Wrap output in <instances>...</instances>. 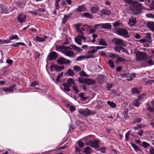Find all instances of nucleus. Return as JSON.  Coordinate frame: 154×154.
Masks as SVG:
<instances>
[{"instance_id":"obj_14","label":"nucleus","mask_w":154,"mask_h":154,"mask_svg":"<svg viewBox=\"0 0 154 154\" xmlns=\"http://www.w3.org/2000/svg\"><path fill=\"white\" fill-rule=\"evenodd\" d=\"M106 76L102 75H100L98 78V81L100 84H103L105 82Z\"/></svg>"},{"instance_id":"obj_23","label":"nucleus","mask_w":154,"mask_h":154,"mask_svg":"<svg viewBox=\"0 0 154 154\" xmlns=\"http://www.w3.org/2000/svg\"><path fill=\"white\" fill-rule=\"evenodd\" d=\"M63 85L64 87L63 89L65 91L68 92L70 91V87L71 86V85H69L67 83H65L63 84Z\"/></svg>"},{"instance_id":"obj_28","label":"nucleus","mask_w":154,"mask_h":154,"mask_svg":"<svg viewBox=\"0 0 154 154\" xmlns=\"http://www.w3.org/2000/svg\"><path fill=\"white\" fill-rule=\"evenodd\" d=\"M79 96L82 101H85L87 99L86 94L84 93H80L79 94Z\"/></svg>"},{"instance_id":"obj_37","label":"nucleus","mask_w":154,"mask_h":154,"mask_svg":"<svg viewBox=\"0 0 154 154\" xmlns=\"http://www.w3.org/2000/svg\"><path fill=\"white\" fill-rule=\"evenodd\" d=\"M67 74L69 76H73L74 75L73 71L72 70L69 69H68L67 72Z\"/></svg>"},{"instance_id":"obj_58","label":"nucleus","mask_w":154,"mask_h":154,"mask_svg":"<svg viewBox=\"0 0 154 154\" xmlns=\"http://www.w3.org/2000/svg\"><path fill=\"white\" fill-rule=\"evenodd\" d=\"M73 69L76 71H79L81 70V68L77 66H75L73 67Z\"/></svg>"},{"instance_id":"obj_22","label":"nucleus","mask_w":154,"mask_h":154,"mask_svg":"<svg viewBox=\"0 0 154 154\" xmlns=\"http://www.w3.org/2000/svg\"><path fill=\"white\" fill-rule=\"evenodd\" d=\"M86 9V8L83 5L79 6L76 9V11L77 13L84 11Z\"/></svg>"},{"instance_id":"obj_47","label":"nucleus","mask_w":154,"mask_h":154,"mask_svg":"<svg viewBox=\"0 0 154 154\" xmlns=\"http://www.w3.org/2000/svg\"><path fill=\"white\" fill-rule=\"evenodd\" d=\"M91 48H93V49L91 50L88 51V53L92 54L94 53L97 51L96 49H95V47H91Z\"/></svg>"},{"instance_id":"obj_32","label":"nucleus","mask_w":154,"mask_h":154,"mask_svg":"<svg viewBox=\"0 0 154 154\" xmlns=\"http://www.w3.org/2000/svg\"><path fill=\"white\" fill-rule=\"evenodd\" d=\"M91 149L90 147H86L85 148L83 151L85 154H91Z\"/></svg>"},{"instance_id":"obj_56","label":"nucleus","mask_w":154,"mask_h":154,"mask_svg":"<svg viewBox=\"0 0 154 154\" xmlns=\"http://www.w3.org/2000/svg\"><path fill=\"white\" fill-rule=\"evenodd\" d=\"M94 57V56L93 54H91L89 53H88L86 55L85 57L87 58L88 59V58L93 57Z\"/></svg>"},{"instance_id":"obj_41","label":"nucleus","mask_w":154,"mask_h":154,"mask_svg":"<svg viewBox=\"0 0 154 154\" xmlns=\"http://www.w3.org/2000/svg\"><path fill=\"white\" fill-rule=\"evenodd\" d=\"M145 61H146V63L149 65H152L154 64L153 61L151 59H148V57L147 60Z\"/></svg>"},{"instance_id":"obj_2","label":"nucleus","mask_w":154,"mask_h":154,"mask_svg":"<svg viewBox=\"0 0 154 154\" xmlns=\"http://www.w3.org/2000/svg\"><path fill=\"white\" fill-rule=\"evenodd\" d=\"M72 49V48L69 46L66 47L63 45L56 47L57 51H61L63 54L69 57H72L75 54L71 50Z\"/></svg>"},{"instance_id":"obj_40","label":"nucleus","mask_w":154,"mask_h":154,"mask_svg":"<svg viewBox=\"0 0 154 154\" xmlns=\"http://www.w3.org/2000/svg\"><path fill=\"white\" fill-rule=\"evenodd\" d=\"M113 83H106V88L108 90H110L112 87L113 86Z\"/></svg>"},{"instance_id":"obj_35","label":"nucleus","mask_w":154,"mask_h":154,"mask_svg":"<svg viewBox=\"0 0 154 154\" xmlns=\"http://www.w3.org/2000/svg\"><path fill=\"white\" fill-rule=\"evenodd\" d=\"M83 15L84 16H85L86 17L89 18H92L93 17L92 14L88 13H84L83 14Z\"/></svg>"},{"instance_id":"obj_33","label":"nucleus","mask_w":154,"mask_h":154,"mask_svg":"<svg viewBox=\"0 0 154 154\" xmlns=\"http://www.w3.org/2000/svg\"><path fill=\"white\" fill-rule=\"evenodd\" d=\"M103 23H100L98 24H96L94 26V28H96V29H103Z\"/></svg>"},{"instance_id":"obj_21","label":"nucleus","mask_w":154,"mask_h":154,"mask_svg":"<svg viewBox=\"0 0 154 154\" xmlns=\"http://www.w3.org/2000/svg\"><path fill=\"white\" fill-rule=\"evenodd\" d=\"M137 74L135 73H131L128 75L127 80L128 81H131L133 78L136 77Z\"/></svg>"},{"instance_id":"obj_19","label":"nucleus","mask_w":154,"mask_h":154,"mask_svg":"<svg viewBox=\"0 0 154 154\" xmlns=\"http://www.w3.org/2000/svg\"><path fill=\"white\" fill-rule=\"evenodd\" d=\"M147 26L151 30L154 31V22L150 21L147 23Z\"/></svg>"},{"instance_id":"obj_53","label":"nucleus","mask_w":154,"mask_h":154,"mask_svg":"<svg viewBox=\"0 0 154 154\" xmlns=\"http://www.w3.org/2000/svg\"><path fill=\"white\" fill-rule=\"evenodd\" d=\"M81 37L82 38V39L85 42H91L90 41V40H87V39L88 38H87L85 36H84L83 35H81Z\"/></svg>"},{"instance_id":"obj_16","label":"nucleus","mask_w":154,"mask_h":154,"mask_svg":"<svg viewBox=\"0 0 154 154\" xmlns=\"http://www.w3.org/2000/svg\"><path fill=\"white\" fill-rule=\"evenodd\" d=\"M82 38L81 37V35H78L75 38V42L79 45H82L81 42Z\"/></svg>"},{"instance_id":"obj_25","label":"nucleus","mask_w":154,"mask_h":154,"mask_svg":"<svg viewBox=\"0 0 154 154\" xmlns=\"http://www.w3.org/2000/svg\"><path fill=\"white\" fill-rule=\"evenodd\" d=\"M103 29H111L112 26L110 23H103Z\"/></svg>"},{"instance_id":"obj_51","label":"nucleus","mask_w":154,"mask_h":154,"mask_svg":"<svg viewBox=\"0 0 154 154\" xmlns=\"http://www.w3.org/2000/svg\"><path fill=\"white\" fill-rule=\"evenodd\" d=\"M131 146L136 151L140 150V149L136 144H131Z\"/></svg>"},{"instance_id":"obj_11","label":"nucleus","mask_w":154,"mask_h":154,"mask_svg":"<svg viewBox=\"0 0 154 154\" xmlns=\"http://www.w3.org/2000/svg\"><path fill=\"white\" fill-rule=\"evenodd\" d=\"M80 24L78 23L76 24V28L79 34L78 35H83L84 33L83 31H84L85 30L82 28H80Z\"/></svg>"},{"instance_id":"obj_50","label":"nucleus","mask_w":154,"mask_h":154,"mask_svg":"<svg viewBox=\"0 0 154 154\" xmlns=\"http://www.w3.org/2000/svg\"><path fill=\"white\" fill-rule=\"evenodd\" d=\"M131 132V131L129 130L125 134V140L128 141V140L129 136L130 135Z\"/></svg>"},{"instance_id":"obj_39","label":"nucleus","mask_w":154,"mask_h":154,"mask_svg":"<svg viewBox=\"0 0 154 154\" xmlns=\"http://www.w3.org/2000/svg\"><path fill=\"white\" fill-rule=\"evenodd\" d=\"M141 145L144 148H147L148 147L149 148L151 147L150 146V145L148 143L145 142H143L141 144Z\"/></svg>"},{"instance_id":"obj_43","label":"nucleus","mask_w":154,"mask_h":154,"mask_svg":"<svg viewBox=\"0 0 154 154\" xmlns=\"http://www.w3.org/2000/svg\"><path fill=\"white\" fill-rule=\"evenodd\" d=\"M79 75L81 77H88L89 75H88L86 74L85 72L84 71H82L79 72Z\"/></svg>"},{"instance_id":"obj_13","label":"nucleus","mask_w":154,"mask_h":154,"mask_svg":"<svg viewBox=\"0 0 154 154\" xmlns=\"http://www.w3.org/2000/svg\"><path fill=\"white\" fill-rule=\"evenodd\" d=\"M57 53L55 52H53L49 53V54L48 58L50 60H54L56 59L57 58Z\"/></svg>"},{"instance_id":"obj_15","label":"nucleus","mask_w":154,"mask_h":154,"mask_svg":"<svg viewBox=\"0 0 154 154\" xmlns=\"http://www.w3.org/2000/svg\"><path fill=\"white\" fill-rule=\"evenodd\" d=\"M99 10V7L97 5H95L92 7L91 9V12L92 14L96 13Z\"/></svg>"},{"instance_id":"obj_31","label":"nucleus","mask_w":154,"mask_h":154,"mask_svg":"<svg viewBox=\"0 0 154 154\" xmlns=\"http://www.w3.org/2000/svg\"><path fill=\"white\" fill-rule=\"evenodd\" d=\"M70 46L72 47L73 49L77 52H79L82 51V50L79 47H77L73 44H70Z\"/></svg>"},{"instance_id":"obj_29","label":"nucleus","mask_w":154,"mask_h":154,"mask_svg":"<svg viewBox=\"0 0 154 154\" xmlns=\"http://www.w3.org/2000/svg\"><path fill=\"white\" fill-rule=\"evenodd\" d=\"M95 81L93 79H86V83L90 85H92L94 84Z\"/></svg>"},{"instance_id":"obj_62","label":"nucleus","mask_w":154,"mask_h":154,"mask_svg":"<svg viewBox=\"0 0 154 154\" xmlns=\"http://www.w3.org/2000/svg\"><path fill=\"white\" fill-rule=\"evenodd\" d=\"M85 57L84 56H79V57H77L76 58V61H80V60H81L82 59L84 58Z\"/></svg>"},{"instance_id":"obj_9","label":"nucleus","mask_w":154,"mask_h":154,"mask_svg":"<svg viewBox=\"0 0 154 154\" xmlns=\"http://www.w3.org/2000/svg\"><path fill=\"white\" fill-rule=\"evenodd\" d=\"M90 146L93 148H97L99 146V142L97 140L89 141Z\"/></svg>"},{"instance_id":"obj_7","label":"nucleus","mask_w":154,"mask_h":154,"mask_svg":"<svg viewBox=\"0 0 154 154\" xmlns=\"http://www.w3.org/2000/svg\"><path fill=\"white\" fill-rule=\"evenodd\" d=\"M113 42L116 45L125 46L124 41L119 38H114L113 40Z\"/></svg>"},{"instance_id":"obj_24","label":"nucleus","mask_w":154,"mask_h":154,"mask_svg":"<svg viewBox=\"0 0 154 154\" xmlns=\"http://www.w3.org/2000/svg\"><path fill=\"white\" fill-rule=\"evenodd\" d=\"M54 69L57 72L60 71H61L64 68V66H59L56 65H54Z\"/></svg>"},{"instance_id":"obj_12","label":"nucleus","mask_w":154,"mask_h":154,"mask_svg":"<svg viewBox=\"0 0 154 154\" xmlns=\"http://www.w3.org/2000/svg\"><path fill=\"white\" fill-rule=\"evenodd\" d=\"M136 22V19L134 17H131L129 19V22L128 24L131 26H135Z\"/></svg>"},{"instance_id":"obj_52","label":"nucleus","mask_w":154,"mask_h":154,"mask_svg":"<svg viewBox=\"0 0 154 154\" xmlns=\"http://www.w3.org/2000/svg\"><path fill=\"white\" fill-rule=\"evenodd\" d=\"M122 49V48L120 47H116L114 48L115 51L116 52L120 53V50Z\"/></svg>"},{"instance_id":"obj_55","label":"nucleus","mask_w":154,"mask_h":154,"mask_svg":"<svg viewBox=\"0 0 154 154\" xmlns=\"http://www.w3.org/2000/svg\"><path fill=\"white\" fill-rule=\"evenodd\" d=\"M10 40L11 41V40L13 39H19V38H18V36L17 35H15L12 37L9 38Z\"/></svg>"},{"instance_id":"obj_61","label":"nucleus","mask_w":154,"mask_h":154,"mask_svg":"<svg viewBox=\"0 0 154 154\" xmlns=\"http://www.w3.org/2000/svg\"><path fill=\"white\" fill-rule=\"evenodd\" d=\"M124 60L121 57H118L116 60V62L117 63L123 62Z\"/></svg>"},{"instance_id":"obj_54","label":"nucleus","mask_w":154,"mask_h":154,"mask_svg":"<svg viewBox=\"0 0 154 154\" xmlns=\"http://www.w3.org/2000/svg\"><path fill=\"white\" fill-rule=\"evenodd\" d=\"M63 72L59 74L57 76L56 80L57 82H59L60 80V78L63 76Z\"/></svg>"},{"instance_id":"obj_3","label":"nucleus","mask_w":154,"mask_h":154,"mask_svg":"<svg viewBox=\"0 0 154 154\" xmlns=\"http://www.w3.org/2000/svg\"><path fill=\"white\" fill-rule=\"evenodd\" d=\"M114 30L115 32L119 35L124 38H128L130 36L128 31L125 29L116 28Z\"/></svg>"},{"instance_id":"obj_8","label":"nucleus","mask_w":154,"mask_h":154,"mask_svg":"<svg viewBox=\"0 0 154 154\" xmlns=\"http://www.w3.org/2000/svg\"><path fill=\"white\" fill-rule=\"evenodd\" d=\"M16 86L15 85H13L11 86L8 88H3L2 90L5 92H8V93L13 92L14 90L15 87Z\"/></svg>"},{"instance_id":"obj_10","label":"nucleus","mask_w":154,"mask_h":154,"mask_svg":"<svg viewBox=\"0 0 154 154\" xmlns=\"http://www.w3.org/2000/svg\"><path fill=\"white\" fill-rule=\"evenodd\" d=\"M57 61L58 63L60 64H63L65 63L69 64L70 62V61L69 60L66 61L65 58L63 57L58 59Z\"/></svg>"},{"instance_id":"obj_26","label":"nucleus","mask_w":154,"mask_h":154,"mask_svg":"<svg viewBox=\"0 0 154 154\" xmlns=\"http://www.w3.org/2000/svg\"><path fill=\"white\" fill-rule=\"evenodd\" d=\"M100 13L103 14L104 15H109L110 13V11L107 9H103L100 11Z\"/></svg>"},{"instance_id":"obj_18","label":"nucleus","mask_w":154,"mask_h":154,"mask_svg":"<svg viewBox=\"0 0 154 154\" xmlns=\"http://www.w3.org/2000/svg\"><path fill=\"white\" fill-rule=\"evenodd\" d=\"M145 39L146 40V42L150 43L152 42V36L151 34L149 33L146 34L145 36Z\"/></svg>"},{"instance_id":"obj_44","label":"nucleus","mask_w":154,"mask_h":154,"mask_svg":"<svg viewBox=\"0 0 154 154\" xmlns=\"http://www.w3.org/2000/svg\"><path fill=\"white\" fill-rule=\"evenodd\" d=\"M132 92L134 94H138L140 93V91L138 90L137 88H132Z\"/></svg>"},{"instance_id":"obj_60","label":"nucleus","mask_w":154,"mask_h":154,"mask_svg":"<svg viewBox=\"0 0 154 154\" xmlns=\"http://www.w3.org/2000/svg\"><path fill=\"white\" fill-rule=\"evenodd\" d=\"M149 154H154V149L152 147H150L149 148Z\"/></svg>"},{"instance_id":"obj_30","label":"nucleus","mask_w":154,"mask_h":154,"mask_svg":"<svg viewBox=\"0 0 154 154\" xmlns=\"http://www.w3.org/2000/svg\"><path fill=\"white\" fill-rule=\"evenodd\" d=\"M98 44L99 45H102L104 46H107V44L106 42V41L103 38L101 39L100 40Z\"/></svg>"},{"instance_id":"obj_1","label":"nucleus","mask_w":154,"mask_h":154,"mask_svg":"<svg viewBox=\"0 0 154 154\" xmlns=\"http://www.w3.org/2000/svg\"><path fill=\"white\" fill-rule=\"evenodd\" d=\"M126 3L130 4L132 5L131 9L133 11L134 15H137L140 13V4L137 1H132V0H125Z\"/></svg>"},{"instance_id":"obj_48","label":"nucleus","mask_w":154,"mask_h":154,"mask_svg":"<svg viewBox=\"0 0 154 154\" xmlns=\"http://www.w3.org/2000/svg\"><path fill=\"white\" fill-rule=\"evenodd\" d=\"M108 64L112 68H113L114 67V64L112 60H109L108 61Z\"/></svg>"},{"instance_id":"obj_45","label":"nucleus","mask_w":154,"mask_h":154,"mask_svg":"<svg viewBox=\"0 0 154 154\" xmlns=\"http://www.w3.org/2000/svg\"><path fill=\"white\" fill-rule=\"evenodd\" d=\"M122 25V23L119 22L118 21H116L115 23H113V26L115 27H117L119 26Z\"/></svg>"},{"instance_id":"obj_34","label":"nucleus","mask_w":154,"mask_h":154,"mask_svg":"<svg viewBox=\"0 0 154 154\" xmlns=\"http://www.w3.org/2000/svg\"><path fill=\"white\" fill-rule=\"evenodd\" d=\"M107 103L111 107L113 108H114L116 106V104L112 101H108L107 102Z\"/></svg>"},{"instance_id":"obj_36","label":"nucleus","mask_w":154,"mask_h":154,"mask_svg":"<svg viewBox=\"0 0 154 154\" xmlns=\"http://www.w3.org/2000/svg\"><path fill=\"white\" fill-rule=\"evenodd\" d=\"M142 119L139 118H137L134 120V121L132 122V124H135L136 123H140L141 122Z\"/></svg>"},{"instance_id":"obj_17","label":"nucleus","mask_w":154,"mask_h":154,"mask_svg":"<svg viewBox=\"0 0 154 154\" xmlns=\"http://www.w3.org/2000/svg\"><path fill=\"white\" fill-rule=\"evenodd\" d=\"M47 36H44L43 37H40L37 36L35 38V39L36 42H42L45 40V39L47 38Z\"/></svg>"},{"instance_id":"obj_42","label":"nucleus","mask_w":154,"mask_h":154,"mask_svg":"<svg viewBox=\"0 0 154 154\" xmlns=\"http://www.w3.org/2000/svg\"><path fill=\"white\" fill-rule=\"evenodd\" d=\"M146 106V109L148 110L151 112H153L154 111V109L153 108L151 107L149 103H147Z\"/></svg>"},{"instance_id":"obj_27","label":"nucleus","mask_w":154,"mask_h":154,"mask_svg":"<svg viewBox=\"0 0 154 154\" xmlns=\"http://www.w3.org/2000/svg\"><path fill=\"white\" fill-rule=\"evenodd\" d=\"M140 96H139L138 98L136 99L133 102L134 105L137 107L140 106L139 102L141 100V98H140Z\"/></svg>"},{"instance_id":"obj_20","label":"nucleus","mask_w":154,"mask_h":154,"mask_svg":"<svg viewBox=\"0 0 154 154\" xmlns=\"http://www.w3.org/2000/svg\"><path fill=\"white\" fill-rule=\"evenodd\" d=\"M71 14H66L64 15L62 23L63 24H65L67 21L70 17Z\"/></svg>"},{"instance_id":"obj_46","label":"nucleus","mask_w":154,"mask_h":154,"mask_svg":"<svg viewBox=\"0 0 154 154\" xmlns=\"http://www.w3.org/2000/svg\"><path fill=\"white\" fill-rule=\"evenodd\" d=\"M79 82L82 84L86 83V79H83L81 77H79L78 80Z\"/></svg>"},{"instance_id":"obj_49","label":"nucleus","mask_w":154,"mask_h":154,"mask_svg":"<svg viewBox=\"0 0 154 154\" xmlns=\"http://www.w3.org/2000/svg\"><path fill=\"white\" fill-rule=\"evenodd\" d=\"M19 45H26L23 42H18L16 43L15 44H12V45L13 46H15V47H18Z\"/></svg>"},{"instance_id":"obj_63","label":"nucleus","mask_w":154,"mask_h":154,"mask_svg":"<svg viewBox=\"0 0 154 154\" xmlns=\"http://www.w3.org/2000/svg\"><path fill=\"white\" fill-rule=\"evenodd\" d=\"M6 62L9 64V65H11L12 64L13 61L12 60L7 59L6 60Z\"/></svg>"},{"instance_id":"obj_38","label":"nucleus","mask_w":154,"mask_h":154,"mask_svg":"<svg viewBox=\"0 0 154 154\" xmlns=\"http://www.w3.org/2000/svg\"><path fill=\"white\" fill-rule=\"evenodd\" d=\"M66 83L69 85H71L72 84H75L74 80L72 78H69L67 80V83Z\"/></svg>"},{"instance_id":"obj_5","label":"nucleus","mask_w":154,"mask_h":154,"mask_svg":"<svg viewBox=\"0 0 154 154\" xmlns=\"http://www.w3.org/2000/svg\"><path fill=\"white\" fill-rule=\"evenodd\" d=\"M78 112L81 115L84 117L88 116L91 114V111L88 109H80L79 110Z\"/></svg>"},{"instance_id":"obj_6","label":"nucleus","mask_w":154,"mask_h":154,"mask_svg":"<svg viewBox=\"0 0 154 154\" xmlns=\"http://www.w3.org/2000/svg\"><path fill=\"white\" fill-rule=\"evenodd\" d=\"M26 17L25 15L23 14H18L17 16V20L21 23H24L26 22Z\"/></svg>"},{"instance_id":"obj_4","label":"nucleus","mask_w":154,"mask_h":154,"mask_svg":"<svg viewBox=\"0 0 154 154\" xmlns=\"http://www.w3.org/2000/svg\"><path fill=\"white\" fill-rule=\"evenodd\" d=\"M135 55V60L137 61L146 60L147 59V54L142 51H138L136 52Z\"/></svg>"},{"instance_id":"obj_59","label":"nucleus","mask_w":154,"mask_h":154,"mask_svg":"<svg viewBox=\"0 0 154 154\" xmlns=\"http://www.w3.org/2000/svg\"><path fill=\"white\" fill-rule=\"evenodd\" d=\"M72 89L76 93H78L79 92V91L77 88L75 86H72Z\"/></svg>"},{"instance_id":"obj_64","label":"nucleus","mask_w":154,"mask_h":154,"mask_svg":"<svg viewBox=\"0 0 154 154\" xmlns=\"http://www.w3.org/2000/svg\"><path fill=\"white\" fill-rule=\"evenodd\" d=\"M149 137L151 139H154V132H151L149 134Z\"/></svg>"},{"instance_id":"obj_57","label":"nucleus","mask_w":154,"mask_h":154,"mask_svg":"<svg viewBox=\"0 0 154 154\" xmlns=\"http://www.w3.org/2000/svg\"><path fill=\"white\" fill-rule=\"evenodd\" d=\"M109 56L111 58L116 57L118 56V55L117 54H115L114 53H111L109 54Z\"/></svg>"}]
</instances>
